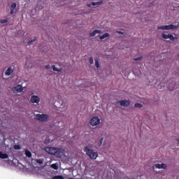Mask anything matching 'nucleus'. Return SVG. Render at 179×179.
I'll return each mask as SVG.
<instances>
[{"label":"nucleus","mask_w":179,"mask_h":179,"mask_svg":"<svg viewBox=\"0 0 179 179\" xmlns=\"http://www.w3.org/2000/svg\"><path fill=\"white\" fill-rule=\"evenodd\" d=\"M45 150L49 155L55 156L57 159H61L65 155V150L62 148H57L52 147H45Z\"/></svg>","instance_id":"obj_1"},{"label":"nucleus","mask_w":179,"mask_h":179,"mask_svg":"<svg viewBox=\"0 0 179 179\" xmlns=\"http://www.w3.org/2000/svg\"><path fill=\"white\" fill-rule=\"evenodd\" d=\"M84 152H85L87 156H88L92 160H96L99 156L97 152H94V150L89 148V147H85Z\"/></svg>","instance_id":"obj_2"},{"label":"nucleus","mask_w":179,"mask_h":179,"mask_svg":"<svg viewBox=\"0 0 179 179\" xmlns=\"http://www.w3.org/2000/svg\"><path fill=\"white\" fill-rule=\"evenodd\" d=\"M36 120H38V121H41V122H47L48 120L50 119V116L47 114H37L36 115Z\"/></svg>","instance_id":"obj_3"},{"label":"nucleus","mask_w":179,"mask_h":179,"mask_svg":"<svg viewBox=\"0 0 179 179\" xmlns=\"http://www.w3.org/2000/svg\"><path fill=\"white\" fill-rule=\"evenodd\" d=\"M178 29V26L174 24L163 25L157 27L158 30H176Z\"/></svg>","instance_id":"obj_4"},{"label":"nucleus","mask_w":179,"mask_h":179,"mask_svg":"<svg viewBox=\"0 0 179 179\" xmlns=\"http://www.w3.org/2000/svg\"><path fill=\"white\" fill-rule=\"evenodd\" d=\"M90 124L92 125V127H96V125H99V124H100V118H99L97 116L93 117L91 119Z\"/></svg>","instance_id":"obj_5"},{"label":"nucleus","mask_w":179,"mask_h":179,"mask_svg":"<svg viewBox=\"0 0 179 179\" xmlns=\"http://www.w3.org/2000/svg\"><path fill=\"white\" fill-rule=\"evenodd\" d=\"M162 38H164L165 40H167V39L170 38V40L171 41H176V40H178V38L174 37V36H173V34H169L167 35V34L163 33L162 34Z\"/></svg>","instance_id":"obj_6"},{"label":"nucleus","mask_w":179,"mask_h":179,"mask_svg":"<svg viewBox=\"0 0 179 179\" xmlns=\"http://www.w3.org/2000/svg\"><path fill=\"white\" fill-rule=\"evenodd\" d=\"M117 104H120L123 107H128L129 106V104H131V102L129 101V100H122L117 101Z\"/></svg>","instance_id":"obj_7"},{"label":"nucleus","mask_w":179,"mask_h":179,"mask_svg":"<svg viewBox=\"0 0 179 179\" xmlns=\"http://www.w3.org/2000/svg\"><path fill=\"white\" fill-rule=\"evenodd\" d=\"M31 103H33L34 104H38L40 103V97L37 95H33L31 97Z\"/></svg>","instance_id":"obj_8"},{"label":"nucleus","mask_w":179,"mask_h":179,"mask_svg":"<svg viewBox=\"0 0 179 179\" xmlns=\"http://www.w3.org/2000/svg\"><path fill=\"white\" fill-rule=\"evenodd\" d=\"M153 169H164L166 170L167 169V165L166 164H156L152 166Z\"/></svg>","instance_id":"obj_9"},{"label":"nucleus","mask_w":179,"mask_h":179,"mask_svg":"<svg viewBox=\"0 0 179 179\" xmlns=\"http://www.w3.org/2000/svg\"><path fill=\"white\" fill-rule=\"evenodd\" d=\"M13 92L14 93H20V92H23V87L20 85H17L16 87H14Z\"/></svg>","instance_id":"obj_10"},{"label":"nucleus","mask_w":179,"mask_h":179,"mask_svg":"<svg viewBox=\"0 0 179 179\" xmlns=\"http://www.w3.org/2000/svg\"><path fill=\"white\" fill-rule=\"evenodd\" d=\"M103 1H97V2H92V3H89L87 5L88 8H91V6H97L99 5H101Z\"/></svg>","instance_id":"obj_11"},{"label":"nucleus","mask_w":179,"mask_h":179,"mask_svg":"<svg viewBox=\"0 0 179 179\" xmlns=\"http://www.w3.org/2000/svg\"><path fill=\"white\" fill-rule=\"evenodd\" d=\"M16 6H17L16 3H13L11 4L10 15H13L15 13V10H16Z\"/></svg>","instance_id":"obj_12"},{"label":"nucleus","mask_w":179,"mask_h":179,"mask_svg":"<svg viewBox=\"0 0 179 179\" xmlns=\"http://www.w3.org/2000/svg\"><path fill=\"white\" fill-rule=\"evenodd\" d=\"M96 34H101V31L99 30V29H96L93 32L90 34V36L94 37V36H96Z\"/></svg>","instance_id":"obj_13"},{"label":"nucleus","mask_w":179,"mask_h":179,"mask_svg":"<svg viewBox=\"0 0 179 179\" xmlns=\"http://www.w3.org/2000/svg\"><path fill=\"white\" fill-rule=\"evenodd\" d=\"M12 73H13V69H12V67H8L6 71L5 74L6 76H10V75H12Z\"/></svg>","instance_id":"obj_14"},{"label":"nucleus","mask_w":179,"mask_h":179,"mask_svg":"<svg viewBox=\"0 0 179 179\" xmlns=\"http://www.w3.org/2000/svg\"><path fill=\"white\" fill-rule=\"evenodd\" d=\"M8 155L6 153H3L2 152H0V159H8Z\"/></svg>","instance_id":"obj_15"},{"label":"nucleus","mask_w":179,"mask_h":179,"mask_svg":"<svg viewBox=\"0 0 179 179\" xmlns=\"http://www.w3.org/2000/svg\"><path fill=\"white\" fill-rule=\"evenodd\" d=\"M52 70L55 71V72H62V69H58L57 67H55V65H52Z\"/></svg>","instance_id":"obj_16"},{"label":"nucleus","mask_w":179,"mask_h":179,"mask_svg":"<svg viewBox=\"0 0 179 179\" xmlns=\"http://www.w3.org/2000/svg\"><path fill=\"white\" fill-rule=\"evenodd\" d=\"M106 37H110L109 33H105L103 36H101L100 40H104V38H106Z\"/></svg>","instance_id":"obj_17"},{"label":"nucleus","mask_w":179,"mask_h":179,"mask_svg":"<svg viewBox=\"0 0 179 179\" xmlns=\"http://www.w3.org/2000/svg\"><path fill=\"white\" fill-rule=\"evenodd\" d=\"M25 155L27 157H31V152L29 150H25Z\"/></svg>","instance_id":"obj_18"},{"label":"nucleus","mask_w":179,"mask_h":179,"mask_svg":"<svg viewBox=\"0 0 179 179\" xmlns=\"http://www.w3.org/2000/svg\"><path fill=\"white\" fill-rule=\"evenodd\" d=\"M134 107L136 108H142L143 107V105L142 103H135Z\"/></svg>","instance_id":"obj_19"},{"label":"nucleus","mask_w":179,"mask_h":179,"mask_svg":"<svg viewBox=\"0 0 179 179\" xmlns=\"http://www.w3.org/2000/svg\"><path fill=\"white\" fill-rule=\"evenodd\" d=\"M95 66L96 68H100V64L99 63V59H95Z\"/></svg>","instance_id":"obj_20"},{"label":"nucleus","mask_w":179,"mask_h":179,"mask_svg":"<svg viewBox=\"0 0 179 179\" xmlns=\"http://www.w3.org/2000/svg\"><path fill=\"white\" fill-rule=\"evenodd\" d=\"M52 179H64V176H55Z\"/></svg>","instance_id":"obj_21"},{"label":"nucleus","mask_w":179,"mask_h":179,"mask_svg":"<svg viewBox=\"0 0 179 179\" xmlns=\"http://www.w3.org/2000/svg\"><path fill=\"white\" fill-rule=\"evenodd\" d=\"M22 148L20 147V145H14V149H15V150H20Z\"/></svg>","instance_id":"obj_22"},{"label":"nucleus","mask_w":179,"mask_h":179,"mask_svg":"<svg viewBox=\"0 0 179 179\" xmlns=\"http://www.w3.org/2000/svg\"><path fill=\"white\" fill-rule=\"evenodd\" d=\"M51 167L52 169H54V170H58V166H57V164H52Z\"/></svg>","instance_id":"obj_23"},{"label":"nucleus","mask_w":179,"mask_h":179,"mask_svg":"<svg viewBox=\"0 0 179 179\" xmlns=\"http://www.w3.org/2000/svg\"><path fill=\"white\" fill-rule=\"evenodd\" d=\"M103 141H104V138H101L99 142H98V145L99 146H101V145L103 144Z\"/></svg>","instance_id":"obj_24"},{"label":"nucleus","mask_w":179,"mask_h":179,"mask_svg":"<svg viewBox=\"0 0 179 179\" xmlns=\"http://www.w3.org/2000/svg\"><path fill=\"white\" fill-rule=\"evenodd\" d=\"M36 38H34V39H31L30 41H28V44L29 45H30V44H33V43H34V41H36Z\"/></svg>","instance_id":"obj_25"},{"label":"nucleus","mask_w":179,"mask_h":179,"mask_svg":"<svg viewBox=\"0 0 179 179\" xmlns=\"http://www.w3.org/2000/svg\"><path fill=\"white\" fill-rule=\"evenodd\" d=\"M44 143H45V145L50 143V138H48V137L46 138L44 141Z\"/></svg>","instance_id":"obj_26"},{"label":"nucleus","mask_w":179,"mask_h":179,"mask_svg":"<svg viewBox=\"0 0 179 179\" xmlns=\"http://www.w3.org/2000/svg\"><path fill=\"white\" fill-rule=\"evenodd\" d=\"M0 23H1V24H4V23H8V20H7V19H6V20H1L0 21Z\"/></svg>","instance_id":"obj_27"},{"label":"nucleus","mask_w":179,"mask_h":179,"mask_svg":"<svg viewBox=\"0 0 179 179\" xmlns=\"http://www.w3.org/2000/svg\"><path fill=\"white\" fill-rule=\"evenodd\" d=\"M89 62H90V64H92L94 63L93 57H90Z\"/></svg>","instance_id":"obj_28"},{"label":"nucleus","mask_w":179,"mask_h":179,"mask_svg":"<svg viewBox=\"0 0 179 179\" xmlns=\"http://www.w3.org/2000/svg\"><path fill=\"white\" fill-rule=\"evenodd\" d=\"M141 59H142V57H138L137 58H135L134 61H141Z\"/></svg>","instance_id":"obj_29"},{"label":"nucleus","mask_w":179,"mask_h":179,"mask_svg":"<svg viewBox=\"0 0 179 179\" xmlns=\"http://www.w3.org/2000/svg\"><path fill=\"white\" fill-rule=\"evenodd\" d=\"M46 69H51V66L50 65L45 66Z\"/></svg>","instance_id":"obj_30"},{"label":"nucleus","mask_w":179,"mask_h":179,"mask_svg":"<svg viewBox=\"0 0 179 179\" xmlns=\"http://www.w3.org/2000/svg\"><path fill=\"white\" fill-rule=\"evenodd\" d=\"M38 163H39L40 164H43V161H41V160H38Z\"/></svg>","instance_id":"obj_31"},{"label":"nucleus","mask_w":179,"mask_h":179,"mask_svg":"<svg viewBox=\"0 0 179 179\" xmlns=\"http://www.w3.org/2000/svg\"><path fill=\"white\" fill-rule=\"evenodd\" d=\"M173 89H174V86H173L172 87H169V90H173Z\"/></svg>","instance_id":"obj_32"},{"label":"nucleus","mask_w":179,"mask_h":179,"mask_svg":"<svg viewBox=\"0 0 179 179\" xmlns=\"http://www.w3.org/2000/svg\"><path fill=\"white\" fill-rule=\"evenodd\" d=\"M118 33H119V34H122V31H119Z\"/></svg>","instance_id":"obj_33"},{"label":"nucleus","mask_w":179,"mask_h":179,"mask_svg":"<svg viewBox=\"0 0 179 179\" xmlns=\"http://www.w3.org/2000/svg\"><path fill=\"white\" fill-rule=\"evenodd\" d=\"M178 142L179 143V138L177 139Z\"/></svg>","instance_id":"obj_34"},{"label":"nucleus","mask_w":179,"mask_h":179,"mask_svg":"<svg viewBox=\"0 0 179 179\" xmlns=\"http://www.w3.org/2000/svg\"><path fill=\"white\" fill-rule=\"evenodd\" d=\"M93 1H96V0H93Z\"/></svg>","instance_id":"obj_35"},{"label":"nucleus","mask_w":179,"mask_h":179,"mask_svg":"<svg viewBox=\"0 0 179 179\" xmlns=\"http://www.w3.org/2000/svg\"><path fill=\"white\" fill-rule=\"evenodd\" d=\"M178 57H179V54H178Z\"/></svg>","instance_id":"obj_36"}]
</instances>
